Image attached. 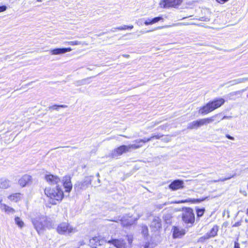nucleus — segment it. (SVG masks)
<instances>
[{
  "mask_svg": "<svg viewBox=\"0 0 248 248\" xmlns=\"http://www.w3.org/2000/svg\"><path fill=\"white\" fill-rule=\"evenodd\" d=\"M64 196L63 192L59 186H56L53 187L47 186V202L55 205L58 202L62 200Z\"/></svg>",
  "mask_w": 248,
  "mask_h": 248,
  "instance_id": "1",
  "label": "nucleus"
},
{
  "mask_svg": "<svg viewBox=\"0 0 248 248\" xmlns=\"http://www.w3.org/2000/svg\"><path fill=\"white\" fill-rule=\"evenodd\" d=\"M225 102V100L222 98H216L201 107L199 112L202 115L207 114L221 107Z\"/></svg>",
  "mask_w": 248,
  "mask_h": 248,
  "instance_id": "2",
  "label": "nucleus"
},
{
  "mask_svg": "<svg viewBox=\"0 0 248 248\" xmlns=\"http://www.w3.org/2000/svg\"><path fill=\"white\" fill-rule=\"evenodd\" d=\"M141 145H136V144H129L128 145H122L112 151L110 156L112 158H116L123 155V154L130 151V149H137L141 147Z\"/></svg>",
  "mask_w": 248,
  "mask_h": 248,
  "instance_id": "3",
  "label": "nucleus"
},
{
  "mask_svg": "<svg viewBox=\"0 0 248 248\" xmlns=\"http://www.w3.org/2000/svg\"><path fill=\"white\" fill-rule=\"evenodd\" d=\"M182 218L183 221L186 223L193 224L195 221V215L193 210L189 207H186L183 209Z\"/></svg>",
  "mask_w": 248,
  "mask_h": 248,
  "instance_id": "4",
  "label": "nucleus"
},
{
  "mask_svg": "<svg viewBox=\"0 0 248 248\" xmlns=\"http://www.w3.org/2000/svg\"><path fill=\"white\" fill-rule=\"evenodd\" d=\"M46 221V217H36L32 219L34 227L39 234L43 232Z\"/></svg>",
  "mask_w": 248,
  "mask_h": 248,
  "instance_id": "5",
  "label": "nucleus"
},
{
  "mask_svg": "<svg viewBox=\"0 0 248 248\" xmlns=\"http://www.w3.org/2000/svg\"><path fill=\"white\" fill-rule=\"evenodd\" d=\"M57 232L59 233L69 234L71 233H75L77 232L76 228L72 227L66 222L61 223L57 227Z\"/></svg>",
  "mask_w": 248,
  "mask_h": 248,
  "instance_id": "6",
  "label": "nucleus"
},
{
  "mask_svg": "<svg viewBox=\"0 0 248 248\" xmlns=\"http://www.w3.org/2000/svg\"><path fill=\"white\" fill-rule=\"evenodd\" d=\"M92 176H87L80 181H78L74 185V188L77 191L84 190L87 188L91 184Z\"/></svg>",
  "mask_w": 248,
  "mask_h": 248,
  "instance_id": "7",
  "label": "nucleus"
},
{
  "mask_svg": "<svg viewBox=\"0 0 248 248\" xmlns=\"http://www.w3.org/2000/svg\"><path fill=\"white\" fill-rule=\"evenodd\" d=\"M182 2V0H161L159 5L163 8L170 7H176L179 6Z\"/></svg>",
  "mask_w": 248,
  "mask_h": 248,
  "instance_id": "8",
  "label": "nucleus"
},
{
  "mask_svg": "<svg viewBox=\"0 0 248 248\" xmlns=\"http://www.w3.org/2000/svg\"><path fill=\"white\" fill-rule=\"evenodd\" d=\"M137 220V218L133 219L131 217H124L120 219L119 218H115L114 219L111 220L115 222H117L118 220H120L122 225L124 226H127L133 224Z\"/></svg>",
  "mask_w": 248,
  "mask_h": 248,
  "instance_id": "9",
  "label": "nucleus"
},
{
  "mask_svg": "<svg viewBox=\"0 0 248 248\" xmlns=\"http://www.w3.org/2000/svg\"><path fill=\"white\" fill-rule=\"evenodd\" d=\"M170 189L172 190H177L184 187V183L183 180L177 179L174 180L169 186Z\"/></svg>",
  "mask_w": 248,
  "mask_h": 248,
  "instance_id": "10",
  "label": "nucleus"
},
{
  "mask_svg": "<svg viewBox=\"0 0 248 248\" xmlns=\"http://www.w3.org/2000/svg\"><path fill=\"white\" fill-rule=\"evenodd\" d=\"M60 178L55 175L47 174V185H49L52 186H59L58 184L60 182Z\"/></svg>",
  "mask_w": 248,
  "mask_h": 248,
  "instance_id": "11",
  "label": "nucleus"
},
{
  "mask_svg": "<svg viewBox=\"0 0 248 248\" xmlns=\"http://www.w3.org/2000/svg\"><path fill=\"white\" fill-rule=\"evenodd\" d=\"M71 178L69 176H65L63 177V185L66 192H70L72 188V184L71 181Z\"/></svg>",
  "mask_w": 248,
  "mask_h": 248,
  "instance_id": "12",
  "label": "nucleus"
},
{
  "mask_svg": "<svg viewBox=\"0 0 248 248\" xmlns=\"http://www.w3.org/2000/svg\"><path fill=\"white\" fill-rule=\"evenodd\" d=\"M150 228L153 231H158L161 228V222L159 217H155L151 223Z\"/></svg>",
  "mask_w": 248,
  "mask_h": 248,
  "instance_id": "13",
  "label": "nucleus"
},
{
  "mask_svg": "<svg viewBox=\"0 0 248 248\" xmlns=\"http://www.w3.org/2000/svg\"><path fill=\"white\" fill-rule=\"evenodd\" d=\"M32 177L31 175L25 174L18 180L19 185L24 187L31 182Z\"/></svg>",
  "mask_w": 248,
  "mask_h": 248,
  "instance_id": "14",
  "label": "nucleus"
},
{
  "mask_svg": "<svg viewBox=\"0 0 248 248\" xmlns=\"http://www.w3.org/2000/svg\"><path fill=\"white\" fill-rule=\"evenodd\" d=\"M72 50L71 47L68 48H57L50 50V52L53 55H60L64 54Z\"/></svg>",
  "mask_w": 248,
  "mask_h": 248,
  "instance_id": "15",
  "label": "nucleus"
},
{
  "mask_svg": "<svg viewBox=\"0 0 248 248\" xmlns=\"http://www.w3.org/2000/svg\"><path fill=\"white\" fill-rule=\"evenodd\" d=\"M108 243L113 245L116 248H125V243L124 240L112 239L108 241Z\"/></svg>",
  "mask_w": 248,
  "mask_h": 248,
  "instance_id": "16",
  "label": "nucleus"
},
{
  "mask_svg": "<svg viewBox=\"0 0 248 248\" xmlns=\"http://www.w3.org/2000/svg\"><path fill=\"white\" fill-rule=\"evenodd\" d=\"M11 186V181L5 178H0V189H7L10 187Z\"/></svg>",
  "mask_w": 248,
  "mask_h": 248,
  "instance_id": "17",
  "label": "nucleus"
},
{
  "mask_svg": "<svg viewBox=\"0 0 248 248\" xmlns=\"http://www.w3.org/2000/svg\"><path fill=\"white\" fill-rule=\"evenodd\" d=\"M185 230L183 229H180L177 227L173 228V236L174 238L180 237L185 235Z\"/></svg>",
  "mask_w": 248,
  "mask_h": 248,
  "instance_id": "18",
  "label": "nucleus"
},
{
  "mask_svg": "<svg viewBox=\"0 0 248 248\" xmlns=\"http://www.w3.org/2000/svg\"><path fill=\"white\" fill-rule=\"evenodd\" d=\"M0 209L2 211L5 212L7 214H13L16 212L14 208L7 205L5 204H3V203H2L0 204Z\"/></svg>",
  "mask_w": 248,
  "mask_h": 248,
  "instance_id": "19",
  "label": "nucleus"
},
{
  "mask_svg": "<svg viewBox=\"0 0 248 248\" xmlns=\"http://www.w3.org/2000/svg\"><path fill=\"white\" fill-rule=\"evenodd\" d=\"M90 243L93 244L94 243L96 246L102 245L104 243H106V241L100 237H94L90 240Z\"/></svg>",
  "mask_w": 248,
  "mask_h": 248,
  "instance_id": "20",
  "label": "nucleus"
},
{
  "mask_svg": "<svg viewBox=\"0 0 248 248\" xmlns=\"http://www.w3.org/2000/svg\"><path fill=\"white\" fill-rule=\"evenodd\" d=\"M218 230V226L217 225H215L211 229L209 232H208L207 233L208 234V236L210 238L213 237L217 235V232Z\"/></svg>",
  "mask_w": 248,
  "mask_h": 248,
  "instance_id": "21",
  "label": "nucleus"
},
{
  "mask_svg": "<svg viewBox=\"0 0 248 248\" xmlns=\"http://www.w3.org/2000/svg\"><path fill=\"white\" fill-rule=\"evenodd\" d=\"M8 199L11 201L17 202L21 199V194L20 193L12 194L8 197Z\"/></svg>",
  "mask_w": 248,
  "mask_h": 248,
  "instance_id": "22",
  "label": "nucleus"
},
{
  "mask_svg": "<svg viewBox=\"0 0 248 248\" xmlns=\"http://www.w3.org/2000/svg\"><path fill=\"white\" fill-rule=\"evenodd\" d=\"M219 114L215 115L211 117L204 118L205 125L210 124L215 121L217 120V118L219 116Z\"/></svg>",
  "mask_w": 248,
  "mask_h": 248,
  "instance_id": "23",
  "label": "nucleus"
},
{
  "mask_svg": "<svg viewBox=\"0 0 248 248\" xmlns=\"http://www.w3.org/2000/svg\"><path fill=\"white\" fill-rule=\"evenodd\" d=\"M199 127L197 120L190 123L187 125V129H193Z\"/></svg>",
  "mask_w": 248,
  "mask_h": 248,
  "instance_id": "24",
  "label": "nucleus"
},
{
  "mask_svg": "<svg viewBox=\"0 0 248 248\" xmlns=\"http://www.w3.org/2000/svg\"><path fill=\"white\" fill-rule=\"evenodd\" d=\"M15 221L16 224L20 228H22L24 226V223L22 219L18 217H16L15 218Z\"/></svg>",
  "mask_w": 248,
  "mask_h": 248,
  "instance_id": "25",
  "label": "nucleus"
},
{
  "mask_svg": "<svg viewBox=\"0 0 248 248\" xmlns=\"http://www.w3.org/2000/svg\"><path fill=\"white\" fill-rule=\"evenodd\" d=\"M152 140V138L150 137L149 138H144L143 139H142V140H135L134 142L138 143V145H140V142L146 143V142H147L151 140Z\"/></svg>",
  "mask_w": 248,
  "mask_h": 248,
  "instance_id": "26",
  "label": "nucleus"
},
{
  "mask_svg": "<svg viewBox=\"0 0 248 248\" xmlns=\"http://www.w3.org/2000/svg\"><path fill=\"white\" fill-rule=\"evenodd\" d=\"M67 106L66 105H53L51 107H49V109H54V110H58L59 108H67Z\"/></svg>",
  "mask_w": 248,
  "mask_h": 248,
  "instance_id": "27",
  "label": "nucleus"
},
{
  "mask_svg": "<svg viewBox=\"0 0 248 248\" xmlns=\"http://www.w3.org/2000/svg\"><path fill=\"white\" fill-rule=\"evenodd\" d=\"M209 238L210 237L208 236V234H207V233H206L204 235L199 238L198 242L201 243H203L204 241H205L206 240H208Z\"/></svg>",
  "mask_w": 248,
  "mask_h": 248,
  "instance_id": "28",
  "label": "nucleus"
},
{
  "mask_svg": "<svg viewBox=\"0 0 248 248\" xmlns=\"http://www.w3.org/2000/svg\"><path fill=\"white\" fill-rule=\"evenodd\" d=\"M205 211L204 208H200V209H197L196 212H197V215L198 217H202Z\"/></svg>",
  "mask_w": 248,
  "mask_h": 248,
  "instance_id": "29",
  "label": "nucleus"
},
{
  "mask_svg": "<svg viewBox=\"0 0 248 248\" xmlns=\"http://www.w3.org/2000/svg\"><path fill=\"white\" fill-rule=\"evenodd\" d=\"M207 198H208V197H206L204 198L193 199V200H191L190 201H192V202H193V203H199V202H200L205 201Z\"/></svg>",
  "mask_w": 248,
  "mask_h": 248,
  "instance_id": "30",
  "label": "nucleus"
},
{
  "mask_svg": "<svg viewBox=\"0 0 248 248\" xmlns=\"http://www.w3.org/2000/svg\"><path fill=\"white\" fill-rule=\"evenodd\" d=\"M233 176L234 175H232V176H229V177H228L227 178H221V179H218V180H215L213 181V182L216 183V182H220V181L224 182V181H225L226 180L230 179L231 178L233 177Z\"/></svg>",
  "mask_w": 248,
  "mask_h": 248,
  "instance_id": "31",
  "label": "nucleus"
},
{
  "mask_svg": "<svg viewBox=\"0 0 248 248\" xmlns=\"http://www.w3.org/2000/svg\"><path fill=\"white\" fill-rule=\"evenodd\" d=\"M163 19V18L161 16H158L154 17V18L152 19V22L153 24L155 23L160 20Z\"/></svg>",
  "mask_w": 248,
  "mask_h": 248,
  "instance_id": "32",
  "label": "nucleus"
},
{
  "mask_svg": "<svg viewBox=\"0 0 248 248\" xmlns=\"http://www.w3.org/2000/svg\"><path fill=\"white\" fill-rule=\"evenodd\" d=\"M230 83L231 85H234L237 84H239V79H235L228 82L226 84Z\"/></svg>",
  "mask_w": 248,
  "mask_h": 248,
  "instance_id": "33",
  "label": "nucleus"
},
{
  "mask_svg": "<svg viewBox=\"0 0 248 248\" xmlns=\"http://www.w3.org/2000/svg\"><path fill=\"white\" fill-rule=\"evenodd\" d=\"M142 233L144 236L147 235L148 228L146 226H143L142 227Z\"/></svg>",
  "mask_w": 248,
  "mask_h": 248,
  "instance_id": "34",
  "label": "nucleus"
},
{
  "mask_svg": "<svg viewBox=\"0 0 248 248\" xmlns=\"http://www.w3.org/2000/svg\"><path fill=\"white\" fill-rule=\"evenodd\" d=\"M68 44L69 45H72V46L80 45L82 44L81 42L78 41H74L68 42Z\"/></svg>",
  "mask_w": 248,
  "mask_h": 248,
  "instance_id": "35",
  "label": "nucleus"
},
{
  "mask_svg": "<svg viewBox=\"0 0 248 248\" xmlns=\"http://www.w3.org/2000/svg\"><path fill=\"white\" fill-rule=\"evenodd\" d=\"M197 122L199 127L205 125L204 119H202L199 120H197Z\"/></svg>",
  "mask_w": 248,
  "mask_h": 248,
  "instance_id": "36",
  "label": "nucleus"
},
{
  "mask_svg": "<svg viewBox=\"0 0 248 248\" xmlns=\"http://www.w3.org/2000/svg\"><path fill=\"white\" fill-rule=\"evenodd\" d=\"M238 79H239V83L245 82L248 81V77L240 78H238Z\"/></svg>",
  "mask_w": 248,
  "mask_h": 248,
  "instance_id": "37",
  "label": "nucleus"
},
{
  "mask_svg": "<svg viewBox=\"0 0 248 248\" xmlns=\"http://www.w3.org/2000/svg\"><path fill=\"white\" fill-rule=\"evenodd\" d=\"M199 20L208 22L210 21V18L208 17H202L199 19Z\"/></svg>",
  "mask_w": 248,
  "mask_h": 248,
  "instance_id": "38",
  "label": "nucleus"
},
{
  "mask_svg": "<svg viewBox=\"0 0 248 248\" xmlns=\"http://www.w3.org/2000/svg\"><path fill=\"white\" fill-rule=\"evenodd\" d=\"M163 135H153L151 137L152 138V139L155 138L156 139H159L161 137H163Z\"/></svg>",
  "mask_w": 248,
  "mask_h": 248,
  "instance_id": "39",
  "label": "nucleus"
},
{
  "mask_svg": "<svg viewBox=\"0 0 248 248\" xmlns=\"http://www.w3.org/2000/svg\"><path fill=\"white\" fill-rule=\"evenodd\" d=\"M144 24L146 25H152L153 23L152 22V20L150 19H148L147 20H146L144 22Z\"/></svg>",
  "mask_w": 248,
  "mask_h": 248,
  "instance_id": "40",
  "label": "nucleus"
},
{
  "mask_svg": "<svg viewBox=\"0 0 248 248\" xmlns=\"http://www.w3.org/2000/svg\"><path fill=\"white\" fill-rule=\"evenodd\" d=\"M117 30H124L127 29H126V25H124L123 26H120L117 27Z\"/></svg>",
  "mask_w": 248,
  "mask_h": 248,
  "instance_id": "41",
  "label": "nucleus"
},
{
  "mask_svg": "<svg viewBox=\"0 0 248 248\" xmlns=\"http://www.w3.org/2000/svg\"><path fill=\"white\" fill-rule=\"evenodd\" d=\"M239 93V91H236V92H232V93H230V94H229L228 95L229 97H231V96H233V95H237Z\"/></svg>",
  "mask_w": 248,
  "mask_h": 248,
  "instance_id": "42",
  "label": "nucleus"
},
{
  "mask_svg": "<svg viewBox=\"0 0 248 248\" xmlns=\"http://www.w3.org/2000/svg\"><path fill=\"white\" fill-rule=\"evenodd\" d=\"M6 6H0V12H4L6 10Z\"/></svg>",
  "mask_w": 248,
  "mask_h": 248,
  "instance_id": "43",
  "label": "nucleus"
},
{
  "mask_svg": "<svg viewBox=\"0 0 248 248\" xmlns=\"http://www.w3.org/2000/svg\"><path fill=\"white\" fill-rule=\"evenodd\" d=\"M226 137L227 139H229V140H234V138L233 137H232V136H230V135H229V134H226Z\"/></svg>",
  "mask_w": 248,
  "mask_h": 248,
  "instance_id": "44",
  "label": "nucleus"
},
{
  "mask_svg": "<svg viewBox=\"0 0 248 248\" xmlns=\"http://www.w3.org/2000/svg\"><path fill=\"white\" fill-rule=\"evenodd\" d=\"M218 3H220L221 4L224 3L225 2H227L228 0H216Z\"/></svg>",
  "mask_w": 248,
  "mask_h": 248,
  "instance_id": "45",
  "label": "nucleus"
},
{
  "mask_svg": "<svg viewBox=\"0 0 248 248\" xmlns=\"http://www.w3.org/2000/svg\"><path fill=\"white\" fill-rule=\"evenodd\" d=\"M234 248H240V246H239V244L237 242H234Z\"/></svg>",
  "mask_w": 248,
  "mask_h": 248,
  "instance_id": "46",
  "label": "nucleus"
},
{
  "mask_svg": "<svg viewBox=\"0 0 248 248\" xmlns=\"http://www.w3.org/2000/svg\"><path fill=\"white\" fill-rule=\"evenodd\" d=\"M231 117H232L231 116H224L221 119H220V120H224V119H230V118H231Z\"/></svg>",
  "mask_w": 248,
  "mask_h": 248,
  "instance_id": "47",
  "label": "nucleus"
},
{
  "mask_svg": "<svg viewBox=\"0 0 248 248\" xmlns=\"http://www.w3.org/2000/svg\"><path fill=\"white\" fill-rule=\"evenodd\" d=\"M133 28V25H131V26H127L126 25V29H132Z\"/></svg>",
  "mask_w": 248,
  "mask_h": 248,
  "instance_id": "48",
  "label": "nucleus"
},
{
  "mask_svg": "<svg viewBox=\"0 0 248 248\" xmlns=\"http://www.w3.org/2000/svg\"><path fill=\"white\" fill-rule=\"evenodd\" d=\"M182 24L184 25H196V24H195V23H182Z\"/></svg>",
  "mask_w": 248,
  "mask_h": 248,
  "instance_id": "49",
  "label": "nucleus"
},
{
  "mask_svg": "<svg viewBox=\"0 0 248 248\" xmlns=\"http://www.w3.org/2000/svg\"><path fill=\"white\" fill-rule=\"evenodd\" d=\"M116 30H117V28H112V29L110 30V31H111V32H114V31H115Z\"/></svg>",
  "mask_w": 248,
  "mask_h": 248,
  "instance_id": "50",
  "label": "nucleus"
},
{
  "mask_svg": "<svg viewBox=\"0 0 248 248\" xmlns=\"http://www.w3.org/2000/svg\"><path fill=\"white\" fill-rule=\"evenodd\" d=\"M153 30H149V31H141L140 32L142 33H147V32H149L150 31H152Z\"/></svg>",
  "mask_w": 248,
  "mask_h": 248,
  "instance_id": "51",
  "label": "nucleus"
},
{
  "mask_svg": "<svg viewBox=\"0 0 248 248\" xmlns=\"http://www.w3.org/2000/svg\"><path fill=\"white\" fill-rule=\"evenodd\" d=\"M159 123H160V122H156L155 123V124H154V125L153 126H155V125L159 124Z\"/></svg>",
  "mask_w": 248,
  "mask_h": 248,
  "instance_id": "52",
  "label": "nucleus"
},
{
  "mask_svg": "<svg viewBox=\"0 0 248 248\" xmlns=\"http://www.w3.org/2000/svg\"><path fill=\"white\" fill-rule=\"evenodd\" d=\"M186 202V201H182L179 202V203H184Z\"/></svg>",
  "mask_w": 248,
  "mask_h": 248,
  "instance_id": "53",
  "label": "nucleus"
},
{
  "mask_svg": "<svg viewBox=\"0 0 248 248\" xmlns=\"http://www.w3.org/2000/svg\"><path fill=\"white\" fill-rule=\"evenodd\" d=\"M124 56L128 58L129 56L128 55H124Z\"/></svg>",
  "mask_w": 248,
  "mask_h": 248,
  "instance_id": "54",
  "label": "nucleus"
},
{
  "mask_svg": "<svg viewBox=\"0 0 248 248\" xmlns=\"http://www.w3.org/2000/svg\"><path fill=\"white\" fill-rule=\"evenodd\" d=\"M149 246L147 244L145 245L144 248H148Z\"/></svg>",
  "mask_w": 248,
  "mask_h": 248,
  "instance_id": "55",
  "label": "nucleus"
},
{
  "mask_svg": "<svg viewBox=\"0 0 248 248\" xmlns=\"http://www.w3.org/2000/svg\"><path fill=\"white\" fill-rule=\"evenodd\" d=\"M99 176H100V175H99V173H97L96 174V176H97V177H99Z\"/></svg>",
  "mask_w": 248,
  "mask_h": 248,
  "instance_id": "56",
  "label": "nucleus"
},
{
  "mask_svg": "<svg viewBox=\"0 0 248 248\" xmlns=\"http://www.w3.org/2000/svg\"><path fill=\"white\" fill-rule=\"evenodd\" d=\"M2 199L0 198V203L2 202Z\"/></svg>",
  "mask_w": 248,
  "mask_h": 248,
  "instance_id": "57",
  "label": "nucleus"
},
{
  "mask_svg": "<svg viewBox=\"0 0 248 248\" xmlns=\"http://www.w3.org/2000/svg\"><path fill=\"white\" fill-rule=\"evenodd\" d=\"M44 192H45V194H46V189H45Z\"/></svg>",
  "mask_w": 248,
  "mask_h": 248,
  "instance_id": "58",
  "label": "nucleus"
},
{
  "mask_svg": "<svg viewBox=\"0 0 248 248\" xmlns=\"http://www.w3.org/2000/svg\"><path fill=\"white\" fill-rule=\"evenodd\" d=\"M160 127L161 128V129H163L164 128V126H160Z\"/></svg>",
  "mask_w": 248,
  "mask_h": 248,
  "instance_id": "59",
  "label": "nucleus"
},
{
  "mask_svg": "<svg viewBox=\"0 0 248 248\" xmlns=\"http://www.w3.org/2000/svg\"><path fill=\"white\" fill-rule=\"evenodd\" d=\"M247 214L248 215V209L247 210Z\"/></svg>",
  "mask_w": 248,
  "mask_h": 248,
  "instance_id": "60",
  "label": "nucleus"
},
{
  "mask_svg": "<svg viewBox=\"0 0 248 248\" xmlns=\"http://www.w3.org/2000/svg\"><path fill=\"white\" fill-rule=\"evenodd\" d=\"M98 182L99 183H100V179H98Z\"/></svg>",
  "mask_w": 248,
  "mask_h": 248,
  "instance_id": "61",
  "label": "nucleus"
},
{
  "mask_svg": "<svg viewBox=\"0 0 248 248\" xmlns=\"http://www.w3.org/2000/svg\"><path fill=\"white\" fill-rule=\"evenodd\" d=\"M45 178H46V175H45Z\"/></svg>",
  "mask_w": 248,
  "mask_h": 248,
  "instance_id": "62",
  "label": "nucleus"
}]
</instances>
